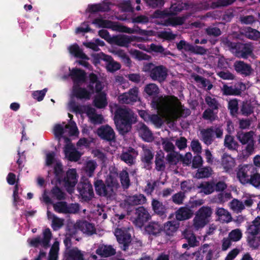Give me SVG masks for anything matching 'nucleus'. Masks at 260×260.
I'll list each match as a JSON object with an SVG mask.
<instances>
[{"mask_svg":"<svg viewBox=\"0 0 260 260\" xmlns=\"http://www.w3.org/2000/svg\"><path fill=\"white\" fill-rule=\"evenodd\" d=\"M114 120L119 134L123 135L131 131L136 118L131 110L120 107L115 112Z\"/></svg>","mask_w":260,"mask_h":260,"instance_id":"1","label":"nucleus"},{"mask_svg":"<svg viewBox=\"0 0 260 260\" xmlns=\"http://www.w3.org/2000/svg\"><path fill=\"white\" fill-rule=\"evenodd\" d=\"M143 71L148 73L150 78L159 83L163 82L167 78V69L162 65L156 66L152 63H147L144 65Z\"/></svg>","mask_w":260,"mask_h":260,"instance_id":"2","label":"nucleus"},{"mask_svg":"<svg viewBox=\"0 0 260 260\" xmlns=\"http://www.w3.org/2000/svg\"><path fill=\"white\" fill-rule=\"evenodd\" d=\"M256 169L252 164L239 165L236 170L238 180L243 185L249 184Z\"/></svg>","mask_w":260,"mask_h":260,"instance_id":"3","label":"nucleus"},{"mask_svg":"<svg viewBox=\"0 0 260 260\" xmlns=\"http://www.w3.org/2000/svg\"><path fill=\"white\" fill-rule=\"evenodd\" d=\"M212 214V209L208 206H202L196 212L193 219V225L197 230L203 228L209 222Z\"/></svg>","mask_w":260,"mask_h":260,"instance_id":"4","label":"nucleus"},{"mask_svg":"<svg viewBox=\"0 0 260 260\" xmlns=\"http://www.w3.org/2000/svg\"><path fill=\"white\" fill-rule=\"evenodd\" d=\"M200 134L201 140L206 145H211L214 140V135L217 138H221L223 136V129L220 126H210L207 128L202 129Z\"/></svg>","mask_w":260,"mask_h":260,"instance_id":"5","label":"nucleus"},{"mask_svg":"<svg viewBox=\"0 0 260 260\" xmlns=\"http://www.w3.org/2000/svg\"><path fill=\"white\" fill-rule=\"evenodd\" d=\"M77 190L84 201L89 202L94 197L92 185L88 178H81L78 184Z\"/></svg>","mask_w":260,"mask_h":260,"instance_id":"6","label":"nucleus"},{"mask_svg":"<svg viewBox=\"0 0 260 260\" xmlns=\"http://www.w3.org/2000/svg\"><path fill=\"white\" fill-rule=\"evenodd\" d=\"M253 132L246 133H238L237 137L242 145H246L245 151L246 154H251L254 151V141L253 138Z\"/></svg>","mask_w":260,"mask_h":260,"instance_id":"7","label":"nucleus"},{"mask_svg":"<svg viewBox=\"0 0 260 260\" xmlns=\"http://www.w3.org/2000/svg\"><path fill=\"white\" fill-rule=\"evenodd\" d=\"M78 182V175L76 169H69L66 172V176L62 177L61 183H63L64 187L68 192H71Z\"/></svg>","mask_w":260,"mask_h":260,"instance_id":"8","label":"nucleus"},{"mask_svg":"<svg viewBox=\"0 0 260 260\" xmlns=\"http://www.w3.org/2000/svg\"><path fill=\"white\" fill-rule=\"evenodd\" d=\"M115 235L122 250L126 251L128 249L132 242V236L128 231L125 229H117Z\"/></svg>","mask_w":260,"mask_h":260,"instance_id":"9","label":"nucleus"},{"mask_svg":"<svg viewBox=\"0 0 260 260\" xmlns=\"http://www.w3.org/2000/svg\"><path fill=\"white\" fill-rule=\"evenodd\" d=\"M93 185L96 194L100 197L111 198L114 193V191L109 189L105 182L101 179L95 178Z\"/></svg>","mask_w":260,"mask_h":260,"instance_id":"10","label":"nucleus"},{"mask_svg":"<svg viewBox=\"0 0 260 260\" xmlns=\"http://www.w3.org/2000/svg\"><path fill=\"white\" fill-rule=\"evenodd\" d=\"M43 238L42 239L39 236L31 239L29 242L30 245L37 248L40 244H41L45 248L49 247L50 246V240L52 237V234L49 228L45 229L43 233Z\"/></svg>","mask_w":260,"mask_h":260,"instance_id":"11","label":"nucleus"},{"mask_svg":"<svg viewBox=\"0 0 260 260\" xmlns=\"http://www.w3.org/2000/svg\"><path fill=\"white\" fill-rule=\"evenodd\" d=\"M145 232L149 237H159L164 230L162 224L157 221H151L145 226Z\"/></svg>","mask_w":260,"mask_h":260,"instance_id":"12","label":"nucleus"},{"mask_svg":"<svg viewBox=\"0 0 260 260\" xmlns=\"http://www.w3.org/2000/svg\"><path fill=\"white\" fill-rule=\"evenodd\" d=\"M119 102L122 104H131L136 102L138 100V88L130 89L128 92L123 93L119 96Z\"/></svg>","mask_w":260,"mask_h":260,"instance_id":"13","label":"nucleus"},{"mask_svg":"<svg viewBox=\"0 0 260 260\" xmlns=\"http://www.w3.org/2000/svg\"><path fill=\"white\" fill-rule=\"evenodd\" d=\"M98 135L103 140L111 142L115 141V134L113 129L109 125H102L97 129Z\"/></svg>","mask_w":260,"mask_h":260,"instance_id":"14","label":"nucleus"},{"mask_svg":"<svg viewBox=\"0 0 260 260\" xmlns=\"http://www.w3.org/2000/svg\"><path fill=\"white\" fill-rule=\"evenodd\" d=\"M135 224L139 227H142L144 223L151 218V216L146 209L143 206H140L136 209Z\"/></svg>","mask_w":260,"mask_h":260,"instance_id":"15","label":"nucleus"},{"mask_svg":"<svg viewBox=\"0 0 260 260\" xmlns=\"http://www.w3.org/2000/svg\"><path fill=\"white\" fill-rule=\"evenodd\" d=\"M233 67L236 72L243 77L249 76L253 72L251 65L244 61L236 60L234 63Z\"/></svg>","mask_w":260,"mask_h":260,"instance_id":"16","label":"nucleus"},{"mask_svg":"<svg viewBox=\"0 0 260 260\" xmlns=\"http://www.w3.org/2000/svg\"><path fill=\"white\" fill-rule=\"evenodd\" d=\"M232 48L236 50V55L243 58H247L252 53L251 46L248 44L237 43Z\"/></svg>","mask_w":260,"mask_h":260,"instance_id":"17","label":"nucleus"},{"mask_svg":"<svg viewBox=\"0 0 260 260\" xmlns=\"http://www.w3.org/2000/svg\"><path fill=\"white\" fill-rule=\"evenodd\" d=\"M152 209L155 214L157 215L161 219L166 218L167 216L168 207L156 199H153L151 202Z\"/></svg>","mask_w":260,"mask_h":260,"instance_id":"18","label":"nucleus"},{"mask_svg":"<svg viewBox=\"0 0 260 260\" xmlns=\"http://www.w3.org/2000/svg\"><path fill=\"white\" fill-rule=\"evenodd\" d=\"M96 254L103 258H107L114 255L116 249L111 245L100 244L95 251Z\"/></svg>","mask_w":260,"mask_h":260,"instance_id":"19","label":"nucleus"},{"mask_svg":"<svg viewBox=\"0 0 260 260\" xmlns=\"http://www.w3.org/2000/svg\"><path fill=\"white\" fill-rule=\"evenodd\" d=\"M133 37L125 35H118L111 38V44H115L121 47H127L129 44L134 41Z\"/></svg>","mask_w":260,"mask_h":260,"instance_id":"20","label":"nucleus"},{"mask_svg":"<svg viewBox=\"0 0 260 260\" xmlns=\"http://www.w3.org/2000/svg\"><path fill=\"white\" fill-rule=\"evenodd\" d=\"M64 152L69 160L72 161H77L81 157L79 152L76 150L72 143L66 144Z\"/></svg>","mask_w":260,"mask_h":260,"instance_id":"21","label":"nucleus"},{"mask_svg":"<svg viewBox=\"0 0 260 260\" xmlns=\"http://www.w3.org/2000/svg\"><path fill=\"white\" fill-rule=\"evenodd\" d=\"M221 165L226 172L231 173L235 167L236 161L231 155L224 153L221 158Z\"/></svg>","mask_w":260,"mask_h":260,"instance_id":"22","label":"nucleus"},{"mask_svg":"<svg viewBox=\"0 0 260 260\" xmlns=\"http://www.w3.org/2000/svg\"><path fill=\"white\" fill-rule=\"evenodd\" d=\"M70 76L75 84L84 82L86 80L85 72L80 69L73 68L70 72Z\"/></svg>","mask_w":260,"mask_h":260,"instance_id":"23","label":"nucleus"},{"mask_svg":"<svg viewBox=\"0 0 260 260\" xmlns=\"http://www.w3.org/2000/svg\"><path fill=\"white\" fill-rule=\"evenodd\" d=\"M92 24L96 25L99 28H109L113 30H116L118 26L117 22L109 20H104L101 18L94 19L92 21Z\"/></svg>","mask_w":260,"mask_h":260,"instance_id":"24","label":"nucleus"},{"mask_svg":"<svg viewBox=\"0 0 260 260\" xmlns=\"http://www.w3.org/2000/svg\"><path fill=\"white\" fill-rule=\"evenodd\" d=\"M193 215L192 210L187 207H180L175 212V216L177 220L183 221L190 218Z\"/></svg>","mask_w":260,"mask_h":260,"instance_id":"25","label":"nucleus"},{"mask_svg":"<svg viewBox=\"0 0 260 260\" xmlns=\"http://www.w3.org/2000/svg\"><path fill=\"white\" fill-rule=\"evenodd\" d=\"M73 93L74 95L79 99L89 100L91 97L90 91H88L85 88L80 87L79 85H74Z\"/></svg>","mask_w":260,"mask_h":260,"instance_id":"26","label":"nucleus"},{"mask_svg":"<svg viewBox=\"0 0 260 260\" xmlns=\"http://www.w3.org/2000/svg\"><path fill=\"white\" fill-rule=\"evenodd\" d=\"M138 129L139 135L144 141L150 142L152 140V134L151 131L144 123H140L138 124Z\"/></svg>","mask_w":260,"mask_h":260,"instance_id":"27","label":"nucleus"},{"mask_svg":"<svg viewBox=\"0 0 260 260\" xmlns=\"http://www.w3.org/2000/svg\"><path fill=\"white\" fill-rule=\"evenodd\" d=\"M179 226V223L176 220L169 221L166 222L162 227H164V232L168 236H173L177 231Z\"/></svg>","mask_w":260,"mask_h":260,"instance_id":"28","label":"nucleus"},{"mask_svg":"<svg viewBox=\"0 0 260 260\" xmlns=\"http://www.w3.org/2000/svg\"><path fill=\"white\" fill-rule=\"evenodd\" d=\"M248 235L257 236L260 233V216H257L247 229Z\"/></svg>","mask_w":260,"mask_h":260,"instance_id":"29","label":"nucleus"},{"mask_svg":"<svg viewBox=\"0 0 260 260\" xmlns=\"http://www.w3.org/2000/svg\"><path fill=\"white\" fill-rule=\"evenodd\" d=\"M78 226L83 233L88 235H92L96 232L94 225L85 220L80 222Z\"/></svg>","mask_w":260,"mask_h":260,"instance_id":"30","label":"nucleus"},{"mask_svg":"<svg viewBox=\"0 0 260 260\" xmlns=\"http://www.w3.org/2000/svg\"><path fill=\"white\" fill-rule=\"evenodd\" d=\"M63 260H84V258L80 250L72 249L65 254Z\"/></svg>","mask_w":260,"mask_h":260,"instance_id":"31","label":"nucleus"},{"mask_svg":"<svg viewBox=\"0 0 260 260\" xmlns=\"http://www.w3.org/2000/svg\"><path fill=\"white\" fill-rule=\"evenodd\" d=\"M215 214L218 217V219L222 222L228 223L232 220L230 213L223 208H217Z\"/></svg>","mask_w":260,"mask_h":260,"instance_id":"32","label":"nucleus"},{"mask_svg":"<svg viewBox=\"0 0 260 260\" xmlns=\"http://www.w3.org/2000/svg\"><path fill=\"white\" fill-rule=\"evenodd\" d=\"M186 19V17L184 16L169 17L165 20V24L166 26H172L181 25L184 23Z\"/></svg>","mask_w":260,"mask_h":260,"instance_id":"33","label":"nucleus"},{"mask_svg":"<svg viewBox=\"0 0 260 260\" xmlns=\"http://www.w3.org/2000/svg\"><path fill=\"white\" fill-rule=\"evenodd\" d=\"M69 50L70 53L77 58L83 59H88L87 56L83 52L82 50L80 48L77 44L71 45L69 48Z\"/></svg>","mask_w":260,"mask_h":260,"instance_id":"34","label":"nucleus"},{"mask_svg":"<svg viewBox=\"0 0 260 260\" xmlns=\"http://www.w3.org/2000/svg\"><path fill=\"white\" fill-rule=\"evenodd\" d=\"M93 103L94 106L99 109L104 108L108 104L106 94L104 92L100 93L95 97Z\"/></svg>","mask_w":260,"mask_h":260,"instance_id":"35","label":"nucleus"},{"mask_svg":"<svg viewBox=\"0 0 260 260\" xmlns=\"http://www.w3.org/2000/svg\"><path fill=\"white\" fill-rule=\"evenodd\" d=\"M119 177L122 188L128 189L131 185L129 174L126 170H122L119 174Z\"/></svg>","mask_w":260,"mask_h":260,"instance_id":"36","label":"nucleus"},{"mask_svg":"<svg viewBox=\"0 0 260 260\" xmlns=\"http://www.w3.org/2000/svg\"><path fill=\"white\" fill-rule=\"evenodd\" d=\"M201 189V192H203L206 195L213 193L214 190V182H204L200 184L198 186Z\"/></svg>","mask_w":260,"mask_h":260,"instance_id":"37","label":"nucleus"},{"mask_svg":"<svg viewBox=\"0 0 260 260\" xmlns=\"http://www.w3.org/2000/svg\"><path fill=\"white\" fill-rule=\"evenodd\" d=\"M98 165L95 161L90 160L86 162L84 170L88 177H92Z\"/></svg>","mask_w":260,"mask_h":260,"instance_id":"38","label":"nucleus"},{"mask_svg":"<svg viewBox=\"0 0 260 260\" xmlns=\"http://www.w3.org/2000/svg\"><path fill=\"white\" fill-rule=\"evenodd\" d=\"M55 178L56 182L60 184L63 177V166L60 162H57L54 166L53 168Z\"/></svg>","mask_w":260,"mask_h":260,"instance_id":"39","label":"nucleus"},{"mask_svg":"<svg viewBox=\"0 0 260 260\" xmlns=\"http://www.w3.org/2000/svg\"><path fill=\"white\" fill-rule=\"evenodd\" d=\"M224 145L229 149L232 150H237L239 146L237 142L235 141L234 138L230 135L225 136Z\"/></svg>","mask_w":260,"mask_h":260,"instance_id":"40","label":"nucleus"},{"mask_svg":"<svg viewBox=\"0 0 260 260\" xmlns=\"http://www.w3.org/2000/svg\"><path fill=\"white\" fill-rule=\"evenodd\" d=\"M128 201L132 205H141L146 202V198L143 194H135L129 197Z\"/></svg>","mask_w":260,"mask_h":260,"instance_id":"41","label":"nucleus"},{"mask_svg":"<svg viewBox=\"0 0 260 260\" xmlns=\"http://www.w3.org/2000/svg\"><path fill=\"white\" fill-rule=\"evenodd\" d=\"M218 112V111L207 108L203 112L202 118L204 120L213 122L215 121L217 117Z\"/></svg>","mask_w":260,"mask_h":260,"instance_id":"42","label":"nucleus"},{"mask_svg":"<svg viewBox=\"0 0 260 260\" xmlns=\"http://www.w3.org/2000/svg\"><path fill=\"white\" fill-rule=\"evenodd\" d=\"M155 169L159 172L164 171L166 169V164L164 161V155L157 153L155 157Z\"/></svg>","mask_w":260,"mask_h":260,"instance_id":"43","label":"nucleus"},{"mask_svg":"<svg viewBox=\"0 0 260 260\" xmlns=\"http://www.w3.org/2000/svg\"><path fill=\"white\" fill-rule=\"evenodd\" d=\"M105 182L109 189H112L114 191L115 189H117L119 187L117 178L111 175L107 176Z\"/></svg>","mask_w":260,"mask_h":260,"instance_id":"44","label":"nucleus"},{"mask_svg":"<svg viewBox=\"0 0 260 260\" xmlns=\"http://www.w3.org/2000/svg\"><path fill=\"white\" fill-rule=\"evenodd\" d=\"M144 91L148 95L152 97L157 96L159 92L158 87L154 83H150L146 85Z\"/></svg>","mask_w":260,"mask_h":260,"instance_id":"45","label":"nucleus"},{"mask_svg":"<svg viewBox=\"0 0 260 260\" xmlns=\"http://www.w3.org/2000/svg\"><path fill=\"white\" fill-rule=\"evenodd\" d=\"M211 172L212 169L210 167L200 168L196 174V177L198 179L208 178L211 175Z\"/></svg>","mask_w":260,"mask_h":260,"instance_id":"46","label":"nucleus"},{"mask_svg":"<svg viewBox=\"0 0 260 260\" xmlns=\"http://www.w3.org/2000/svg\"><path fill=\"white\" fill-rule=\"evenodd\" d=\"M253 109L251 102L246 101L243 102L240 110L243 115L249 116L253 112Z\"/></svg>","mask_w":260,"mask_h":260,"instance_id":"47","label":"nucleus"},{"mask_svg":"<svg viewBox=\"0 0 260 260\" xmlns=\"http://www.w3.org/2000/svg\"><path fill=\"white\" fill-rule=\"evenodd\" d=\"M143 155L141 157V160L143 162L149 166L152 164V160L154 157V154L149 149H144Z\"/></svg>","mask_w":260,"mask_h":260,"instance_id":"48","label":"nucleus"},{"mask_svg":"<svg viewBox=\"0 0 260 260\" xmlns=\"http://www.w3.org/2000/svg\"><path fill=\"white\" fill-rule=\"evenodd\" d=\"M247 242L249 246L253 249H257L260 245V237L247 235Z\"/></svg>","mask_w":260,"mask_h":260,"instance_id":"49","label":"nucleus"},{"mask_svg":"<svg viewBox=\"0 0 260 260\" xmlns=\"http://www.w3.org/2000/svg\"><path fill=\"white\" fill-rule=\"evenodd\" d=\"M245 34L247 38L251 40H256L260 38V32L250 27H245Z\"/></svg>","mask_w":260,"mask_h":260,"instance_id":"50","label":"nucleus"},{"mask_svg":"<svg viewBox=\"0 0 260 260\" xmlns=\"http://www.w3.org/2000/svg\"><path fill=\"white\" fill-rule=\"evenodd\" d=\"M120 158L129 166L135 163L136 157L129 153V152H122L120 156Z\"/></svg>","mask_w":260,"mask_h":260,"instance_id":"51","label":"nucleus"},{"mask_svg":"<svg viewBox=\"0 0 260 260\" xmlns=\"http://www.w3.org/2000/svg\"><path fill=\"white\" fill-rule=\"evenodd\" d=\"M205 101L209 107L208 109L218 111L220 104L215 98H213L210 96H206Z\"/></svg>","mask_w":260,"mask_h":260,"instance_id":"52","label":"nucleus"},{"mask_svg":"<svg viewBox=\"0 0 260 260\" xmlns=\"http://www.w3.org/2000/svg\"><path fill=\"white\" fill-rule=\"evenodd\" d=\"M50 193L53 197L58 200H63L66 198L65 193L57 185L51 189Z\"/></svg>","mask_w":260,"mask_h":260,"instance_id":"53","label":"nucleus"},{"mask_svg":"<svg viewBox=\"0 0 260 260\" xmlns=\"http://www.w3.org/2000/svg\"><path fill=\"white\" fill-rule=\"evenodd\" d=\"M184 237L187 240L190 247H194L198 245L199 241L197 240L195 235L190 232H184Z\"/></svg>","mask_w":260,"mask_h":260,"instance_id":"54","label":"nucleus"},{"mask_svg":"<svg viewBox=\"0 0 260 260\" xmlns=\"http://www.w3.org/2000/svg\"><path fill=\"white\" fill-rule=\"evenodd\" d=\"M237 0H217L212 2L211 7L213 9L226 7L232 5Z\"/></svg>","mask_w":260,"mask_h":260,"instance_id":"55","label":"nucleus"},{"mask_svg":"<svg viewBox=\"0 0 260 260\" xmlns=\"http://www.w3.org/2000/svg\"><path fill=\"white\" fill-rule=\"evenodd\" d=\"M194 80L196 82L200 83L203 87H207V90H211L213 87V85L210 81L202 76L197 75L194 77Z\"/></svg>","mask_w":260,"mask_h":260,"instance_id":"56","label":"nucleus"},{"mask_svg":"<svg viewBox=\"0 0 260 260\" xmlns=\"http://www.w3.org/2000/svg\"><path fill=\"white\" fill-rule=\"evenodd\" d=\"M67 203L64 201L58 202L53 204L54 210L58 213L66 214Z\"/></svg>","mask_w":260,"mask_h":260,"instance_id":"57","label":"nucleus"},{"mask_svg":"<svg viewBox=\"0 0 260 260\" xmlns=\"http://www.w3.org/2000/svg\"><path fill=\"white\" fill-rule=\"evenodd\" d=\"M147 6L150 8L155 9L161 8L165 4V0H143Z\"/></svg>","mask_w":260,"mask_h":260,"instance_id":"58","label":"nucleus"},{"mask_svg":"<svg viewBox=\"0 0 260 260\" xmlns=\"http://www.w3.org/2000/svg\"><path fill=\"white\" fill-rule=\"evenodd\" d=\"M228 109L231 115H235L238 111V101L236 99L230 100L228 103Z\"/></svg>","mask_w":260,"mask_h":260,"instance_id":"59","label":"nucleus"},{"mask_svg":"<svg viewBox=\"0 0 260 260\" xmlns=\"http://www.w3.org/2000/svg\"><path fill=\"white\" fill-rule=\"evenodd\" d=\"M185 198V193L182 191H179L172 196V200L175 204L179 205L183 203Z\"/></svg>","mask_w":260,"mask_h":260,"instance_id":"60","label":"nucleus"},{"mask_svg":"<svg viewBox=\"0 0 260 260\" xmlns=\"http://www.w3.org/2000/svg\"><path fill=\"white\" fill-rule=\"evenodd\" d=\"M205 32L208 36L217 37L221 35V31L217 27L209 26L205 29Z\"/></svg>","mask_w":260,"mask_h":260,"instance_id":"61","label":"nucleus"},{"mask_svg":"<svg viewBox=\"0 0 260 260\" xmlns=\"http://www.w3.org/2000/svg\"><path fill=\"white\" fill-rule=\"evenodd\" d=\"M192 45L186 42L184 40H181L177 44V48L179 50H184L185 51L190 52L191 53Z\"/></svg>","mask_w":260,"mask_h":260,"instance_id":"62","label":"nucleus"},{"mask_svg":"<svg viewBox=\"0 0 260 260\" xmlns=\"http://www.w3.org/2000/svg\"><path fill=\"white\" fill-rule=\"evenodd\" d=\"M242 236V234L240 229H237L232 230L229 233L228 237L234 242L239 241Z\"/></svg>","mask_w":260,"mask_h":260,"instance_id":"63","label":"nucleus"},{"mask_svg":"<svg viewBox=\"0 0 260 260\" xmlns=\"http://www.w3.org/2000/svg\"><path fill=\"white\" fill-rule=\"evenodd\" d=\"M249 184L252 185L256 188H260V173L257 172V169Z\"/></svg>","mask_w":260,"mask_h":260,"instance_id":"64","label":"nucleus"}]
</instances>
